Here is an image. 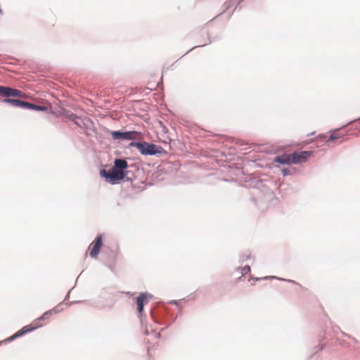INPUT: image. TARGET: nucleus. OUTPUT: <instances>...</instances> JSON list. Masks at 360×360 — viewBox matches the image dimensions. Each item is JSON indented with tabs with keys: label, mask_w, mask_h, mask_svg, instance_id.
<instances>
[{
	"label": "nucleus",
	"mask_w": 360,
	"mask_h": 360,
	"mask_svg": "<svg viewBox=\"0 0 360 360\" xmlns=\"http://www.w3.org/2000/svg\"><path fill=\"white\" fill-rule=\"evenodd\" d=\"M128 164L125 160L116 159L115 160V165L112 168L106 171L102 169L100 172L101 175L109 179V182L115 184L117 181L122 180L124 178L126 173L124 169H127Z\"/></svg>",
	"instance_id": "obj_2"
},
{
	"label": "nucleus",
	"mask_w": 360,
	"mask_h": 360,
	"mask_svg": "<svg viewBox=\"0 0 360 360\" xmlns=\"http://www.w3.org/2000/svg\"><path fill=\"white\" fill-rule=\"evenodd\" d=\"M148 298L147 295L146 293H141L136 300L137 310L139 314L142 313L144 304H148Z\"/></svg>",
	"instance_id": "obj_8"
},
{
	"label": "nucleus",
	"mask_w": 360,
	"mask_h": 360,
	"mask_svg": "<svg viewBox=\"0 0 360 360\" xmlns=\"http://www.w3.org/2000/svg\"><path fill=\"white\" fill-rule=\"evenodd\" d=\"M274 161L282 165L293 164L291 154H283L281 155L276 156Z\"/></svg>",
	"instance_id": "obj_9"
},
{
	"label": "nucleus",
	"mask_w": 360,
	"mask_h": 360,
	"mask_svg": "<svg viewBox=\"0 0 360 360\" xmlns=\"http://www.w3.org/2000/svg\"><path fill=\"white\" fill-rule=\"evenodd\" d=\"M24 108L37 110V111H45L47 110V108L45 106L37 105L27 103V102H25Z\"/></svg>",
	"instance_id": "obj_11"
},
{
	"label": "nucleus",
	"mask_w": 360,
	"mask_h": 360,
	"mask_svg": "<svg viewBox=\"0 0 360 360\" xmlns=\"http://www.w3.org/2000/svg\"><path fill=\"white\" fill-rule=\"evenodd\" d=\"M102 244V236L99 235L96 237L95 240L93 241L89 246V255L91 258H97L100 252Z\"/></svg>",
	"instance_id": "obj_5"
},
{
	"label": "nucleus",
	"mask_w": 360,
	"mask_h": 360,
	"mask_svg": "<svg viewBox=\"0 0 360 360\" xmlns=\"http://www.w3.org/2000/svg\"><path fill=\"white\" fill-rule=\"evenodd\" d=\"M60 311H62V309L60 308V305H58L55 308L49 310L44 313V314L38 318L34 320L30 325L24 326L22 328H21L20 330L16 332L13 335H12L11 338L8 339V340L11 341L16 338L20 337L27 333L32 332L34 330L41 327L43 326L42 321L48 320L50 319L51 316H52L54 314H56L59 313Z\"/></svg>",
	"instance_id": "obj_1"
},
{
	"label": "nucleus",
	"mask_w": 360,
	"mask_h": 360,
	"mask_svg": "<svg viewBox=\"0 0 360 360\" xmlns=\"http://www.w3.org/2000/svg\"><path fill=\"white\" fill-rule=\"evenodd\" d=\"M344 136V134H342L341 131H335L334 132H333L328 139L326 141V142H329V141H334V140H337V139H339L342 137Z\"/></svg>",
	"instance_id": "obj_12"
},
{
	"label": "nucleus",
	"mask_w": 360,
	"mask_h": 360,
	"mask_svg": "<svg viewBox=\"0 0 360 360\" xmlns=\"http://www.w3.org/2000/svg\"><path fill=\"white\" fill-rule=\"evenodd\" d=\"M131 146L136 148L142 155H155L160 153V146L147 142H131Z\"/></svg>",
	"instance_id": "obj_3"
},
{
	"label": "nucleus",
	"mask_w": 360,
	"mask_h": 360,
	"mask_svg": "<svg viewBox=\"0 0 360 360\" xmlns=\"http://www.w3.org/2000/svg\"><path fill=\"white\" fill-rule=\"evenodd\" d=\"M291 155L293 164H299L307 161L309 158L312 155V152L302 150L296 151Z\"/></svg>",
	"instance_id": "obj_6"
},
{
	"label": "nucleus",
	"mask_w": 360,
	"mask_h": 360,
	"mask_svg": "<svg viewBox=\"0 0 360 360\" xmlns=\"http://www.w3.org/2000/svg\"><path fill=\"white\" fill-rule=\"evenodd\" d=\"M4 103H9L14 107L25 108V101L13 99V98H5L3 101Z\"/></svg>",
	"instance_id": "obj_10"
},
{
	"label": "nucleus",
	"mask_w": 360,
	"mask_h": 360,
	"mask_svg": "<svg viewBox=\"0 0 360 360\" xmlns=\"http://www.w3.org/2000/svg\"><path fill=\"white\" fill-rule=\"evenodd\" d=\"M250 271V267L249 266H245L243 269V272L244 274H246V273L249 272Z\"/></svg>",
	"instance_id": "obj_13"
},
{
	"label": "nucleus",
	"mask_w": 360,
	"mask_h": 360,
	"mask_svg": "<svg viewBox=\"0 0 360 360\" xmlns=\"http://www.w3.org/2000/svg\"><path fill=\"white\" fill-rule=\"evenodd\" d=\"M0 95L6 97H20L24 98L25 94L15 89H12L10 87L0 86Z\"/></svg>",
	"instance_id": "obj_7"
},
{
	"label": "nucleus",
	"mask_w": 360,
	"mask_h": 360,
	"mask_svg": "<svg viewBox=\"0 0 360 360\" xmlns=\"http://www.w3.org/2000/svg\"><path fill=\"white\" fill-rule=\"evenodd\" d=\"M283 174H284L285 175H286V174H288V173H287V172H286V169H284V170L283 171Z\"/></svg>",
	"instance_id": "obj_14"
},
{
	"label": "nucleus",
	"mask_w": 360,
	"mask_h": 360,
	"mask_svg": "<svg viewBox=\"0 0 360 360\" xmlns=\"http://www.w3.org/2000/svg\"><path fill=\"white\" fill-rule=\"evenodd\" d=\"M111 135L115 139L133 140L137 138L139 133L135 131L122 132L120 131H113Z\"/></svg>",
	"instance_id": "obj_4"
}]
</instances>
